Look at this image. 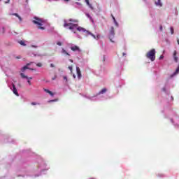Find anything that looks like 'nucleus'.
Masks as SVG:
<instances>
[{
	"mask_svg": "<svg viewBox=\"0 0 179 179\" xmlns=\"http://www.w3.org/2000/svg\"><path fill=\"white\" fill-rule=\"evenodd\" d=\"M76 23H78V21L72 19L64 20V27L69 29V30H71V31H73L74 33H76L77 30L80 33H85L86 36L90 34L92 37L96 38V36H94V34L90 33L89 31L86 30V29L79 27Z\"/></svg>",
	"mask_w": 179,
	"mask_h": 179,
	"instance_id": "f257e3e1",
	"label": "nucleus"
},
{
	"mask_svg": "<svg viewBox=\"0 0 179 179\" xmlns=\"http://www.w3.org/2000/svg\"><path fill=\"white\" fill-rule=\"evenodd\" d=\"M30 65L34 66V65H36V64H34V63L27 64L26 66H24L21 69V73H20V76H21L22 79H25L27 81L29 86H31V80H33V77H29L27 75L24 74L23 72H24V71H26V69H30L31 71H36V69L29 67V66H30Z\"/></svg>",
	"mask_w": 179,
	"mask_h": 179,
	"instance_id": "f03ea898",
	"label": "nucleus"
},
{
	"mask_svg": "<svg viewBox=\"0 0 179 179\" xmlns=\"http://www.w3.org/2000/svg\"><path fill=\"white\" fill-rule=\"evenodd\" d=\"M32 23H34V24H36L37 29H38L39 30H45V26L47 24V22H45V20L35 17L32 20Z\"/></svg>",
	"mask_w": 179,
	"mask_h": 179,
	"instance_id": "7ed1b4c3",
	"label": "nucleus"
},
{
	"mask_svg": "<svg viewBox=\"0 0 179 179\" xmlns=\"http://www.w3.org/2000/svg\"><path fill=\"white\" fill-rule=\"evenodd\" d=\"M106 92L107 88H103L96 95L89 96L87 99L91 100V101H99V100H103V96H101V94H104Z\"/></svg>",
	"mask_w": 179,
	"mask_h": 179,
	"instance_id": "20e7f679",
	"label": "nucleus"
},
{
	"mask_svg": "<svg viewBox=\"0 0 179 179\" xmlns=\"http://www.w3.org/2000/svg\"><path fill=\"white\" fill-rule=\"evenodd\" d=\"M145 57L148 58V59H150L152 62H153L156 59V50H150L146 53Z\"/></svg>",
	"mask_w": 179,
	"mask_h": 179,
	"instance_id": "39448f33",
	"label": "nucleus"
},
{
	"mask_svg": "<svg viewBox=\"0 0 179 179\" xmlns=\"http://www.w3.org/2000/svg\"><path fill=\"white\" fill-rule=\"evenodd\" d=\"M115 36V32L114 31V27H111V29L108 34V38L111 43H115V41H114Z\"/></svg>",
	"mask_w": 179,
	"mask_h": 179,
	"instance_id": "423d86ee",
	"label": "nucleus"
},
{
	"mask_svg": "<svg viewBox=\"0 0 179 179\" xmlns=\"http://www.w3.org/2000/svg\"><path fill=\"white\" fill-rule=\"evenodd\" d=\"M12 87H10V90L13 92L15 96H19V92H17V89H16V85H15V81L12 83Z\"/></svg>",
	"mask_w": 179,
	"mask_h": 179,
	"instance_id": "0eeeda50",
	"label": "nucleus"
},
{
	"mask_svg": "<svg viewBox=\"0 0 179 179\" xmlns=\"http://www.w3.org/2000/svg\"><path fill=\"white\" fill-rule=\"evenodd\" d=\"M70 49L71 51L77 52H80V48L76 45H71Z\"/></svg>",
	"mask_w": 179,
	"mask_h": 179,
	"instance_id": "6e6552de",
	"label": "nucleus"
},
{
	"mask_svg": "<svg viewBox=\"0 0 179 179\" xmlns=\"http://www.w3.org/2000/svg\"><path fill=\"white\" fill-rule=\"evenodd\" d=\"M155 5L158 6V8H162V6H163V3L162 2V0H155Z\"/></svg>",
	"mask_w": 179,
	"mask_h": 179,
	"instance_id": "1a4fd4ad",
	"label": "nucleus"
},
{
	"mask_svg": "<svg viewBox=\"0 0 179 179\" xmlns=\"http://www.w3.org/2000/svg\"><path fill=\"white\" fill-rule=\"evenodd\" d=\"M85 2L87 3V6L90 8L91 10H94V7H93V5L90 3L89 0H85Z\"/></svg>",
	"mask_w": 179,
	"mask_h": 179,
	"instance_id": "9d476101",
	"label": "nucleus"
},
{
	"mask_svg": "<svg viewBox=\"0 0 179 179\" xmlns=\"http://www.w3.org/2000/svg\"><path fill=\"white\" fill-rule=\"evenodd\" d=\"M61 54H62V55H68V57H71V54H69V52L64 48H62Z\"/></svg>",
	"mask_w": 179,
	"mask_h": 179,
	"instance_id": "9b49d317",
	"label": "nucleus"
},
{
	"mask_svg": "<svg viewBox=\"0 0 179 179\" xmlns=\"http://www.w3.org/2000/svg\"><path fill=\"white\" fill-rule=\"evenodd\" d=\"M76 72L78 79H80V78H82V73L80 72V69L78 66L76 67Z\"/></svg>",
	"mask_w": 179,
	"mask_h": 179,
	"instance_id": "f8f14e48",
	"label": "nucleus"
},
{
	"mask_svg": "<svg viewBox=\"0 0 179 179\" xmlns=\"http://www.w3.org/2000/svg\"><path fill=\"white\" fill-rule=\"evenodd\" d=\"M41 171H44L45 170H50V166H48L45 164H43L41 166Z\"/></svg>",
	"mask_w": 179,
	"mask_h": 179,
	"instance_id": "ddd939ff",
	"label": "nucleus"
},
{
	"mask_svg": "<svg viewBox=\"0 0 179 179\" xmlns=\"http://www.w3.org/2000/svg\"><path fill=\"white\" fill-rule=\"evenodd\" d=\"M11 16H15V17H17L18 20H20V22H23V19L22 18V17H20V15H19V14L17 13H12L10 14Z\"/></svg>",
	"mask_w": 179,
	"mask_h": 179,
	"instance_id": "4468645a",
	"label": "nucleus"
},
{
	"mask_svg": "<svg viewBox=\"0 0 179 179\" xmlns=\"http://www.w3.org/2000/svg\"><path fill=\"white\" fill-rule=\"evenodd\" d=\"M19 44H20V45H22L23 47H26V45H27V44L29 43L28 41H20Z\"/></svg>",
	"mask_w": 179,
	"mask_h": 179,
	"instance_id": "2eb2a0df",
	"label": "nucleus"
},
{
	"mask_svg": "<svg viewBox=\"0 0 179 179\" xmlns=\"http://www.w3.org/2000/svg\"><path fill=\"white\" fill-rule=\"evenodd\" d=\"M173 57L175 61V62H178V57H177V51H174L173 54Z\"/></svg>",
	"mask_w": 179,
	"mask_h": 179,
	"instance_id": "dca6fc26",
	"label": "nucleus"
},
{
	"mask_svg": "<svg viewBox=\"0 0 179 179\" xmlns=\"http://www.w3.org/2000/svg\"><path fill=\"white\" fill-rule=\"evenodd\" d=\"M44 92H45V93H48V94H50V96H51L52 97L55 96V93L50 91V90H47V89H43Z\"/></svg>",
	"mask_w": 179,
	"mask_h": 179,
	"instance_id": "f3484780",
	"label": "nucleus"
},
{
	"mask_svg": "<svg viewBox=\"0 0 179 179\" xmlns=\"http://www.w3.org/2000/svg\"><path fill=\"white\" fill-rule=\"evenodd\" d=\"M113 23L115 24V26H116V27H118V26H120V24L117 23V22L115 20V17L114 16H113Z\"/></svg>",
	"mask_w": 179,
	"mask_h": 179,
	"instance_id": "a211bd4d",
	"label": "nucleus"
},
{
	"mask_svg": "<svg viewBox=\"0 0 179 179\" xmlns=\"http://www.w3.org/2000/svg\"><path fill=\"white\" fill-rule=\"evenodd\" d=\"M85 15L87 16V17H88V19H90V20L91 22H93V18L92 17V16L90 15V14L86 13H85Z\"/></svg>",
	"mask_w": 179,
	"mask_h": 179,
	"instance_id": "6ab92c4d",
	"label": "nucleus"
},
{
	"mask_svg": "<svg viewBox=\"0 0 179 179\" xmlns=\"http://www.w3.org/2000/svg\"><path fill=\"white\" fill-rule=\"evenodd\" d=\"M171 34H174V27H170Z\"/></svg>",
	"mask_w": 179,
	"mask_h": 179,
	"instance_id": "aec40b11",
	"label": "nucleus"
},
{
	"mask_svg": "<svg viewBox=\"0 0 179 179\" xmlns=\"http://www.w3.org/2000/svg\"><path fill=\"white\" fill-rule=\"evenodd\" d=\"M36 66H38V68H41L43 66V63H36Z\"/></svg>",
	"mask_w": 179,
	"mask_h": 179,
	"instance_id": "412c9836",
	"label": "nucleus"
},
{
	"mask_svg": "<svg viewBox=\"0 0 179 179\" xmlns=\"http://www.w3.org/2000/svg\"><path fill=\"white\" fill-rule=\"evenodd\" d=\"M55 101H58V99H52L48 101V103H54Z\"/></svg>",
	"mask_w": 179,
	"mask_h": 179,
	"instance_id": "4be33fe9",
	"label": "nucleus"
},
{
	"mask_svg": "<svg viewBox=\"0 0 179 179\" xmlns=\"http://www.w3.org/2000/svg\"><path fill=\"white\" fill-rule=\"evenodd\" d=\"M31 106H37V105L39 106L40 103H37V102H31Z\"/></svg>",
	"mask_w": 179,
	"mask_h": 179,
	"instance_id": "5701e85b",
	"label": "nucleus"
},
{
	"mask_svg": "<svg viewBox=\"0 0 179 179\" xmlns=\"http://www.w3.org/2000/svg\"><path fill=\"white\" fill-rule=\"evenodd\" d=\"M57 45H59V47H61V45H62V42H57Z\"/></svg>",
	"mask_w": 179,
	"mask_h": 179,
	"instance_id": "b1692460",
	"label": "nucleus"
},
{
	"mask_svg": "<svg viewBox=\"0 0 179 179\" xmlns=\"http://www.w3.org/2000/svg\"><path fill=\"white\" fill-rule=\"evenodd\" d=\"M63 79H64V80H66V82H68V77L64 76V77H63Z\"/></svg>",
	"mask_w": 179,
	"mask_h": 179,
	"instance_id": "393cba45",
	"label": "nucleus"
},
{
	"mask_svg": "<svg viewBox=\"0 0 179 179\" xmlns=\"http://www.w3.org/2000/svg\"><path fill=\"white\" fill-rule=\"evenodd\" d=\"M159 30L160 31H163V26L162 25L159 26Z\"/></svg>",
	"mask_w": 179,
	"mask_h": 179,
	"instance_id": "a878e982",
	"label": "nucleus"
},
{
	"mask_svg": "<svg viewBox=\"0 0 179 179\" xmlns=\"http://www.w3.org/2000/svg\"><path fill=\"white\" fill-rule=\"evenodd\" d=\"M31 47L32 48H37V45H31Z\"/></svg>",
	"mask_w": 179,
	"mask_h": 179,
	"instance_id": "bb28decb",
	"label": "nucleus"
},
{
	"mask_svg": "<svg viewBox=\"0 0 179 179\" xmlns=\"http://www.w3.org/2000/svg\"><path fill=\"white\" fill-rule=\"evenodd\" d=\"M69 71H71V72H72V69H73L72 66H69Z\"/></svg>",
	"mask_w": 179,
	"mask_h": 179,
	"instance_id": "cd10ccee",
	"label": "nucleus"
},
{
	"mask_svg": "<svg viewBox=\"0 0 179 179\" xmlns=\"http://www.w3.org/2000/svg\"><path fill=\"white\" fill-rule=\"evenodd\" d=\"M102 61L104 62V61H106V56H103L102 57Z\"/></svg>",
	"mask_w": 179,
	"mask_h": 179,
	"instance_id": "c85d7f7f",
	"label": "nucleus"
},
{
	"mask_svg": "<svg viewBox=\"0 0 179 179\" xmlns=\"http://www.w3.org/2000/svg\"><path fill=\"white\" fill-rule=\"evenodd\" d=\"M163 58H164V56L161 55V56L159 57V59H163Z\"/></svg>",
	"mask_w": 179,
	"mask_h": 179,
	"instance_id": "c756f323",
	"label": "nucleus"
},
{
	"mask_svg": "<svg viewBox=\"0 0 179 179\" xmlns=\"http://www.w3.org/2000/svg\"><path fill=\"white\" fill-rule=\"evenodd\" d=\"M162 92H166V87H164L162 88Z\"/></svg>",
	"mask_w": 179,
	"mask_h": 179,
	"instance_id": "7c9ffc66",
	"label": "nucleus"
},
{
	"mask_svg": "<svg viewBox=\"0 0 179 179\" xmlns=\"http://www.w3.org/2000/svg\"><path fill=\"white\" fill-rule=\"evenodd\" d=\"M125 55H127V53L123 52V53H122V56H123V57H125Z\"/></svg>",
	"mask_w": 179,
	"mask_h": 179,
	"instance_id": "2f4dec72",
	"label": "nucleus"
},
{
	"mask_svg": "<svg viewBox=\"0 0 179 179\" xmlns=\"http://www.w3.org/2000/svg\"><path fill=\"white\" fill-rule=\"evenodd\" d=\"M50 67H51V68H54V64H50Z\"/></svg>",
	"mask_w": 179,
	"mask_h": 179,
	"instance_id": "473e14b6",
	"label": "nucleus"
},
{
	"mask_svg": "<svg viewBox=\"0 0 179 179\" xmlns=\"http://www.w3.org/2000/svg\"><path fill=\"white\" fill-rule=\"evenodd\" d=\"M76 5H81V3L80 2H76Z\"/></svg>",
	"mask_w": 179,
	"mask_h": 179,
	"instance_id": "72a5a7b5",
	"label": "nucleus"
},
{
	"mask_svg": "<svg viewBox=\"0 0 179 179\" xmlns=\"http://www.w3.org/2000/svg\"><path fill=\"white\" fill-rule=\"evenodd\" d=\"M65 2H69L70 0H64Z\"/></svg>",
	"mask_w": 179,
	"mask_h": 179,
	"instance_id": "f704fd0d",
	"label": "nucleus"
},
{
	"mask_svg": "<svg viewBox=\"0 0 179 179\" xmlns=\"http://www.w3.org/2000/svg\"><path fill=\"white\" fill-rule=\"evenodd\" d=\"M177 43H178V45H179V39L177 40Z\"/></svg>",
	"mask_w": 179,
	"mask_h": 179,
	"instance_id": "c9c22d12",
	"label": "nucleus"
},
{
	"mask_svg": "<svg viewBox=\"0 0 179 179\" xmlns=\"http://www.w3.org/2000/svg\"><path fill=\"white\" fill-rule=\"evenodd\" d=\"M70 62H73V60H72V59H70Z\"/></svg>",
	"mask_w": 179,
	"mask_h": 179,
	"instance_id": "e433bc0d",
	"label": "nucleus"
},
{
	"mask_svg": "<svg viewBox=\"0 0 179 179\" xmlns=\"http://www.w3.org/2000/svg\"><path fill=\"white\" fill-rule=\"evenodd\" d=\"M73 78H76V76L73 75Z\"/></svg>",
	"mask_w": 179,
	"mask_h": 179,
	"instance_id": "4c0bfd02",
	"label": "nucleus"
},
{
	"mask_svg": "<svg viewBox=\"0 0 179 179\" xmlns=\"http://www.w3.org/2000/svg\"><path fill=\"white\" fill-rule=\"evenodd\" d=\"M52 80H55V78H52Z\"/></svg>",
	"mask_w": 179,
	"mask_h": 179,
	"instance_id": "58836bf2",
	"label": "nucleus"
},
{
	"mask_svg": "<svg viewBox=\"0 0 179 179\" xmlns=\"http://www.w3.org/2000/svg\"><path fill=\"white\" fill-rule=\"evenodd\" d=\"M171 99H172V100H173V96H171Z\"/></svg>",
	"mask_w": 179,
	"mask_h": 179,
	"instance_id": "ea45409f",
	"label": "nucleus"
},
{
	"mask_svg": "<svg viewBox=\"0 0 179 179\" xmlns=\"http://www.w3.org/2000/svg\"><path fill=\"white\" fill-rule=\"evenodd\" d=\"M171 122H173V120H171Z\"/></svg>",
	"mask_w": 179,
	"mask_h": 179,
	"instance_id": "a19ab883",
	"label": "nucleus"
},
{
	"mask_svg": "<svg viewBox=\"0 0 179 179\" xmlns=\"http://www.w3.org/2000/svg\"><path fill=\"white\" fill-rule=\"evenodd\" d=\"M78 1H80V0H78Z\"/></svg>",
	"mask_w": 179,
	"mask_h": 179,
	"instance_id": "79ce46f5",
	"label": "nucleus"
}]
</instances>
